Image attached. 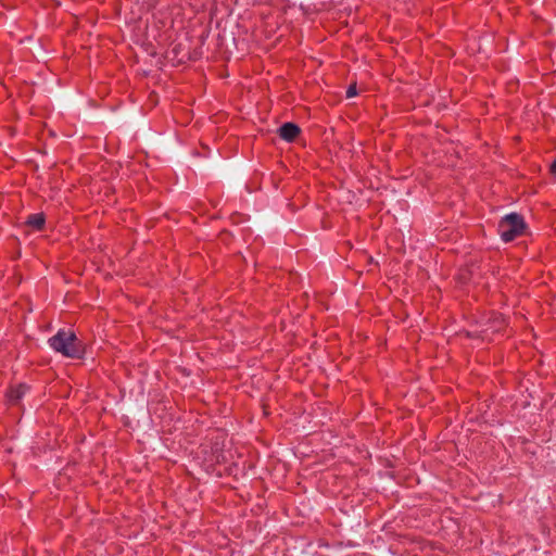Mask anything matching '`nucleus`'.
<instances>
[{"mask_svg": "<svg viewBox=\"0 0 556 556\" xmlns=\"http://www.w3.org/2000/svg\"><path fill=\"white\" fill-rule=\"evenodd\" d=\"M48 343L54 352L68 358H81L85 353L84 345L75 332L65 329H60Z\"/></svg>", "mask_w": 556, "mask_h": 556, "instance_id": "obj_1", "label": "nucleus"}, {"mask_svg": "<svg viewBox=\"0 0 556 556\" xmlns=\"http://www.w3.org/2000/svg\"><path fill=\"white\" fill-rule=\"evenodd\" d=\"M527 229V224L522 215L509 213L502 217L498 223L497 231L504 242H510L522 236Z\"/></svg>", "mask_w": 556, "mask_h": 556, "instance_id": "obj_2", "label": "nucleus"}, {"mask_svg": "<svg viewBox=\"0 0 556 556\" xmlns=\"http://www.w3.org/2000/svg\"><path fill=\"white\" fill-rule=\"evenodd\" d=\"M301 132V128L291 122L282 124L278 128V135L281 139L286 140L287 142H293L298 136Z\"/></svg>", "mask_w": 556, "mask_h": 556, "instance_id": "obj_3", "label": "nucleus"}, {"mask_svg": "<svg viewBox=\"0 0 556 556\" xmlns=\"http://www.w3.org/2000/svg\"><path fill=\"white\" fill-rule=\"evenodd\" d=\"M25 224L37 231H41L45 228L46 216L43 213L30 214L27 216Z\"/></svg>", "mask_w": 556, "mask_h": 556, "instance_id": "obj_4", "label": "nucleus"}, {"mask_svg": "<svg viewBox=\"0 0 556 556\" xmlns=\"http://www.w3.org/2000/svg\"><path fill=\"white\" fill-rule=\"evenodd\" d=\"M28 387L24 383H21L16 387H13L8 392V399L12 404H17L18 401L25 395Z\"/></svg>", "mask_w": 556, "mask_h": 556, "instance_id": "obj_5", "label": "nucleus"}, {"mask_svg": "<svg viewBox=\"0 0 556 556\" xmlns=\"http://www.w3.org/2000/svg\"><path fill=\"white\" fill-rule=\"evenodd\" d=\"M357 94L356 85L349 86L346 90V98H352Z\"/></svg>", "mask_w": 556, "mask_h": 556, "instance_id": "obj_6", "label": "nucleus"}, {"mask_svg": "<svg viewBox=\"0 0 556 556\" xmlns=\"http://www.w3.org/2000/svg\"><path fill=\"white\" fill-rule=\"evenodd\" d=\"M549 170L556 177V160L549 165Z\"/></svg>", "mask_w": 556, "mask_h": 556, "instance_id": "obj_7", "label": "nucleus"}]
</instances>
